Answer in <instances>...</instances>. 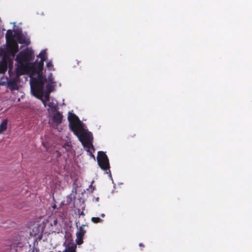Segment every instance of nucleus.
I'll return each instance as SVG.
<instances>
[{"label": "nucleus", "instance_id": "obj_1", "mask_svg": "<svg viewBox=\"0 0 252 252\" xmlns=\"http://www.w3.org/2000/svg\"><path fill=\"white\" fill-rule=\"evenodd\" d=\"M37 57L40 58V61L37 63H32L29 68V72L32 91L36 95H41L43 86L47 82V79L43 76L42 72L44 62L47 58L46 51H42Z\"/></svg>", "mask_w": 252, "mask_h": 252}, {"label": "nucleus", "instance_id": "obj_2", "mask_svg": "<svg viewBox=\"0 0 252 252\" xmlns=\"http://www.w3.org/2000/svg\"><path fill=\"white\" fill-rule=\"evenodd\" d=\"M69 127L73 132L83 126L79 118L74 114L68 113Z\"/></svg>", "mask_w": 252, "mask_h": 252}, {"label": "nucleus", "instance_id": "obj_3", "mask_svg": "<svg viewBox=\"0 0 252 252\" xmlns=\"http://www.w3.org/2000/svg\"><path fill=\"white\" fill-rule=\"evenodd\" d=\"M73 133L78 137L82 143L86 142V141H93V137L92 133L85 129L83 126L74 131Z\"/></svg>", "mask_w": 252, "mask_h": 252}, {"label": "nucleus", "instance_id": "obj_4", "mask_svg": "<svg viewBox=\"0 0 252 252\" xmlns=\"http://www.w3.org/2000/svg\"><path fill=\"white\" fill-rule=\"evenodd\" d=\"M96 158L99 166L102 170L106 171L109 169V158L105 153L103 151H99Z\"/></svg>", "mask_w": 252, "mask_h": 252}, {"label": "nucleus", "instance_id": "obj_5", "mask_svg": "<svg viewBox=\"0 0 252 252\" xmlns=\"http://www.w3.org/2000/svg\"><path fill=\"white\" fill-rule=\"evenodd\" d=\"M32 56L31 51L29 50L22 51L17 54L16 60L20 63H27L32 60Z\"/></svg>", "mask_w": 252, "mask_h": 252}, {"label": "nucleus", "instance_id": "obj_6", "mask_svg": "<svg viewBox=\"0 0 252 252\" xmlns=\"http://www.w3.org/2000/svg\"><path fill=\"white\" fill-rule=\"evenodd\" d=\"M84 226H85V224L82 225L79 227L78 231L76 232V243L78 245H81L83 243V237L86 233V230L83 228Z\"/></svg>", "mask_w": 252, "mask_h": 252}, {"label": "nucleus", "instance_id": "obj_7", "mask_svg": "<svg viewBox=\"0 0 252 252\" xmlns=\"http://www.w3.org/2000/svg\"><path fill=\"white\" fill-rule=\"evenodd\" d=\"M19 79L17 77H14L11 79H9L7 81L6 87L10 91H13L18 89V82H19Z\"/></svg>", "mask_w": 252, "mask_h": 252}, {"label": "nucleus", "instance_id": "obj_8", "mask_svg": "<svg viewBox=\"0 0 252 252\" xmlns=\"http://www.w3.org/2000/svg\"><path fill=\"white\" fill-rule=\"evenodd\" d=\"M44 85H45V84ZM44 86V85H43V88L42 89V94L41 95H36V94L32 91V88L31 86V92H32V94H33V95H34L37 98L41 99L43 104H44V106L45 107H46L47 105V102L49 101V100H50V97H49V94L50 93H48L46 92V94L44 95V98H43V96L44 95V91H43Z\"/></svg>", "mask_w": 252, "mask_h": 252}, {"label": "nucleus", "instance_id": "obj_9", "mask_svg": "<svg viewBox=\"0 0 252 252\" xmlns=\"http://www.w3.org/2000/svg\"><path fill=\"white\" fill-rule=\"evenodd\" d=\"M15 37L20 44H28L30 43L29 39L27 38L21 32L16 31Z\"/></svg>", "mask_w": 252, "mask_h": 252}, {"label": "nucleus", "instance_id": "obj_10", "mask_svg": "<svg viewBox=\"0 0 252 252\" xmlns=\"http://www.w3.org/2000/svg\"><path fill=\"white\" fill-rule=\"evenodd\" d=\"M63 116L59 111L55 112L52 116V120L56 126H58L63 121Z\"/></svg>", "mask_w": 252, "mask_h": 252}, {"label": "nucleus", "instance_id": "obj_11", "mask_svg": "<svg viewBox=\"0 0 252 252\" xmlns=\"http://www.w3.org/2000/svg\"><path fill=\"white\" fill-rule=\"evenodd\" d=\"M8 48L12 51L14 53H16L18 51V44L15 39H12L6 41Z\"/></svg>", "mask_w": 252, "mask_h": 252}, {"label": "nucleus", "instance_id": "obj_12", "mask_svg": "<svg viewBox=\"0 0 252 252\" xmlns=\"http://www.w3.org/2000/svg\"><path fill=\"white\" fill-rule=\"evenodd\" d=\"M0 56L2 57V60H8L9 67L12 65L13 61L9 58L8 52L5 49H0Z\"/></svg>", "mask_w": 252, "mask_h": 252}, {"label": "nucleus", "instance_id": "obj_13", "mask_svg": "<svg viewBox=\"0 0 252 252\" xmlns=\"http://www.w3.org/2000/svg\"><path fill=\"white\" fill-rule=\"evenodd\" d=\"M26 71V66L23 64V63H21V64L18 65L15 69V73L16 76L15 77H17V78L19 79V77L21 75L25 74Z\"/></svg>", "mask_w": 252, "mask_h": 252}, {"label": "nucleus", "instance_id": "obj_14", "mask_svg": "<svg viewBox=\"0 0 252 252\" xmlns=\"http://www.w3.org/2000/svg\"><path fill=\"white\" fill-rule=\"evenodd\" d=\"M55 155L57 157V161L58 163V166L61 167L63 166L64 167L66 163V159L63 158V159H62L61 158V155L58 151H56Z\"/></svg>", "mask_w": 252, "mask_h": 252}, {"label": "nucleus", "instance_id": "obj_15", "mask_svg": "<svg viewBox=\"0 0 252 252\" xmlns=\"http://www.w3.org/2000/svg\"><path fill=\"white\" fill-rule=\"evenodd\" d=\"M48 108L47 109L48 112L50 114L51 113L56 112L58 110V105L57 103H55L53 101L49 102L48 104H47Z\"/></svg>", "mask_w": 252, "mask_h": 252}, {"label": "nucleus", "instance_id": "obj_16", "mask_svg": "<svg viewBox=\"0 0 252 252\" xmlns=\"http://www.w3.org/2000/svg\"><path fill=\"white\" fill-rule=\"evenodd\" d=\"M8 64L9 65L8 60H2L0 63V73H4L6 71Z\"/></svg>", "mask_w": 252, "mask_h": 252}, {"label": "nucleus", "instance_id": "obj_17", "mask_svg": "<svg viewBox=\"0 0 252 252\" xmlns=\"http://www.w3.org/2000/svg\"><path fill=\"white\" fill-rule=\"evenodd\" d=\"M15 32H14L15 33H13V31L11 30H8L7 31L6 34H5V38L6 39V41H8L9 40H11L12 39H15Z\"/></svg>", "mask_w": 252, "mask_h": 252}, {"label": "nucleus", "instance_id": "obj_18", "mask_svg": "<svg viewBox=\"0 0 252 252\" xmlns=\"http://www.w3.org/2000/svg\"><path fill=\"white\" fill-rule=\"evenodd\" d=\"M7 123L8 120L6 119L3 120L2 123L0 124V133H2L7 129Z\"/></svg>", "mask_w": 252, "mask_h": 252}, {"label": "nucleus", "instance_id": "obj_19", "mask_svg": "<svg viewBox=\"0 0 252 252\" xmlns=\"http://www.w3.org/2000/svg\"><path fill=\"white\" fill-rule=\"evenodd\" d=\"M82 144L85 148L87 149L88 151H89L90 149H92L94 150L92 141H86V142H83Z\"/></svg>", "mask_w": 252, "mask_h": 252}, {"label": "nucleus", "instance_id": "obj_20", "mask_svg": "<svg viewBox=\"0 0 252 252\" xmlns=\"http://www.w3.org/2000/svg\"><path fill=\"white\" fill-rule=\"evenodd\" d=\"M46 92L50 93L53 90V86L52 85V83H49L46 85Z\"/></svg>", "mask_w": 252, "mask_h": 252}, {"label": "nucleus", "instance_id": "obj_21", "mask_svg": "<svg viewBox=\"0 0 252 252\" xmlns=\"http://www.w3.org/2000/svg\"><path fill=\"white\" fill-rule=\"evenodd\" d=\"M91 220L94 223H95L103 222V220L98 217H93Z\"/></svg>", "mask_w": 252, "mask_h": 252}, {"label": "nucleus", "instance_id": "obj_22", "mask_svg": "<svg viewBox=\"0 0 252 252\" xmlns=\"http://www.w3.org/2000/svg\"><path fill=\"white\" fill-rule=\"evenodd\" d=\"M46 66L49 70H54L53 65L51 61H49V62H47V63L46 64Z\"/></svg>", "mask_w": 252, "mask_h": 252}, {"label": "nucleus", "instance_id": "obj_23", "mask_svg": "<svg viewBox=\"0 0 252 252\" xmlns=\"http://www.w3.org/2000/svg\"><path fill=\"white\" fill-rule=\"evenodd\" d=\"M48 80L50 83L54 84L55 82L53 81V78L52 77V74L51 73L48 76Z\"/></svg>", "mask_w": 252, "mask_h": 252}, {"label": "nucleus", "instance_id": "obj_24", "mask_svg": "<svg viewBox=\"0 0 252 252\" xmlns=\"http://www.w3.org/2000/svg\"><path fill=\"white\" fill-rule=\"evenodd\" d=\"M58 223V220L57 219H55L54 220H53V223L52 222L51 223V225H54V226H56Z\"/></svg>", "mask_w": 252, "mask_h": 252}, {"label": "nucleus", "instance_id": "obj_25", "mask_svg": "<svg viewBox=\"0 0 252 252\" xmlns=\"http://www.w3.org/2000/svg\"><path fill=\"white\" fill-rule=\"evenodd\" d=\"M6 83L7 82H5V81H0V86H6Z\"/></svg>", "mask_w": 252, "mask_h": 252}, {"label": "nucleus", "instance_id": "obj_26", "mask_svg": "<svg viewBox=\"0 0 252 252\" xmlns=\"http://www.w3.org/2000/svg\"><path fill=\"white\" fill-rule=\"evenodd\" d=\"M100 216H101V217L103 218V217H105V214H101L100 215Z\"/></svg>", "mask_w": 252, "mask_h": 252}]
</instances>
